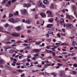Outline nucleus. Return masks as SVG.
I'll return each instance as SVG.
<instances>
[{
    "instance_id": "nucleus-20",
    "label": "nucleus",
    "mask_w": 77,
    "mask_h": 77,
    "mask_svg": "<svg viewBox=\"0 0 77 77\" xmlns=\"http://www.w3.org/2000/svg\"><path fill=\"white\" fill-rule=\"evenodd\" d=\"M8 26H9V24L7 23H5L4 25L5 27L6 28V27H8Z\"/></svg>"
},
{
    "instance_id": "nucleus-22",
    "label": "nucleus",
    "mask_w": 77,
    "mask_h": 77,
    "mask_svg": "<svg viewBox=\"0 0 77 77\" xmlns=\"http://www.w3.org/2000/svg\"><path fill=\"white\" fill-rule=\"evenodd\" d=\"M53 19H49L48 20L49 22H50L51 23H53Z\"/></svg>"
},
{
    "instance_id": "nucleus-29",
    "label": "nucleus",
    "mask_w": 77,
    "mask_h": 77,
    "mask_svg": "<svg viewBox=\"0 0 77 77\" xmlns=\"http://www.w3.org/2000/svg\"><path fill=\"white\" fill-rule=\"evenodd\" d=\"M51 9H54V5L53 4H51Z\"/></svg>"
},
{
    "instance_id": "nucleus-53",
    "label": "nucleus",
    "mask_w": 77,
    "mask_h": 77,
    "mask_svg": "<svg viewBox=\"0 0 77 77\" xmlns=\"http://www.w3.org/2000/svg\"><path fill=\"white\" fill-rule=\"evenodd\" d=\"M17 0H12L11 1V2L12 3H14V2H16Z\"/></svg>"
},
{
    "instance_id": "nucleus-46",
    "label": "nucleus",
    "mask_w": 77,
    "mask_h": 77,
    "mask_svg": "<svg viewBox=\"0 0 77 77\" xmlns=\"http://www.w3.org/2000/svg\"><path fill=\"white\" fill-rule=\"evenodd\" d=\"M11 1H9L8 2V3L9 4V5H11Z\"/></svg>"
},
{
    "instance_id": "nucleus-39",
    "label": "nucleus",
    "mask_w": 77,
    "mask_h": 77,
    "mask_svg": "<svg viewBox=\"0 0 77 77\" xmlns=\"http://www.w3.org/2000/svg\"><path fill=\"white\" fill-rule=\"evenodd\" d=\"M61 36H66V34H65V33L63 34L62 33H61Z\"/></svg>"
},
{
    "instance_id": "nucleus-56",
    "label": "nucleus",
    "mask_w": 77,
    "mask_h": 77,
    "mask_svg": "<svg viewBox=\"0 0 77 77\" xmlns=\"http://www.w3.org/2000/svg\"><path fill=\"white\" fill-rule=\"evenodd\" d=\"M57 65H58V66H61V65H62V64H60V63H58L57 64Z\"/></svg>"
},
{
    "instance_id": "nucleus-37",
    "label": "nucleus",
    "mask_w": 77,
    "mask_h": 77,
    "mask_svg": "<svg viewBox=\"0 0 77 77\" xmlns=\"http://www.w3.org/2000/svg\"><path fill=\"white\" fill-rule=\"evenodd\" d=\"M46 48L47 49H50V48H51L50 47V46H46Z\"/></svg>"
},
{
    "instance_id": "nucleus-49",
    "label": "nucleus",
    "mask_w": 77,
    "mask_h": 77,
    "mask_svg": "<svg viewBox=\"0 0 77 77\" xmlns=\"http://www.w3.org/2000/svg\"><path fill=\"white\" fill-rule=\"evenodd\" d=\"M8 1V0H4L3 2V3H5L6 2H7Z\"/></svg>"
},
{
    "instance_id": "nucleus-63",
    "label": "nucleus",
    "mask_w": 77,
    "mask_h": 77,
    "mask_svg": "<svg viewBox=\"0 0 77 77\" xmlns=\"http://www.w3.org/2000/svg\"><path fill=\"white\" fill-rule=\"evenodd\" d=\"M31 11H35V8H33V9H32L31 10Z\"/></svg>"
},
{
    "instance_id": "nucleus-24",
    "label": "nucleus",
    "mask_w": 77,
    "mask_h": 77,
    "mask_svg": "<svg viewBox=\"0 0 77 77\" xmlns=\"http://www.w3.org/2000/svg\"><path fill=\"white\" fill-rule=\"evenodd\" d=\"M46 41L48 42H51V39H47L46 40Z\"/></svg>"
},
{
    "instance_id": "nucleus-38",
    "label": "nucleus",
    "mask_w": 77,
    "mask_h": 77,
    "mask_svg": "<svg viewBox=\"0 0 77 77\" xmlns=\"http://www.w3.org/2000/svg\"><path fill=\"white\" fill-rule=\"evenodd\" d=\"M57 36L58 37H61V36L60 35V33H59L57 34Z\"/></svg>"
},
{
    "instance_id": "nucleus-2",
    "label": "nucleus",
    "mask_w": 77,
    "mask_h": 77,
    "mask_svg": "<svg viewBox=\"0 0 77 77\" xmlns=\"http://www.w3.org/2000/svg\"><path fill=\"white\" fill-rule=\"evenodd\" d=\"M46 14L48 15V17H53V15L51 13V11H47L46 12Z\"/></svg>"
},
{
    "instance_id": "nucleus-8",
    "label": "nucleus",
    "mask_w": 77,
    "mask_h": 77,
    "mask_svg": "<svg viewBox=\"0 0 77 77\" xmlns=\"http://www.w3.org/2000/svg\"><path fill=\"white\" fill-rule=\"evenodd\" d=\"M32 22V20H30L28 19L25 21V23L26 24H30Z\"/></svg>"
},
{
    "instance_id": "nucleus-42",
    "label": "nucleus",
    "mask_w": 77,
    "mask_h": 77,
    "mask_svg": "<svg viewBox=\"0 0 77 77\" xmlns=\"http://www.w3.org/2000/svg\"><path fill=\"white\" fill-rule=\"evenodd\" d=\"M48 53H54V52L52 51H49V52H48Z\"/></svg>"
},
{
    "instance_id": "nucleus-50",
    "label": "nucleus",
    "mask_w": 77,
    "mask_h": 77,
    "mask_svg": "<svg viewBox=\"0 0 77 77\" xmlns=\"http://www.w3.org/2000/svg\"><path fill=\"white\" fill-rule=\"evenodd\" d=\"M55 21H56L58 23H59V21H58V19H57V17H56L55 19Z\"/></svg>"
},
{
    "instance_id": "nucleus-11",
    "label": "nucleus",
    "mask_w": 77,
    "mask_h": 77,
    "mask_svg": "<svg viewBox=\"0 0 77 77\" xmlns=\"http://www.w3.org/2000/svg\"><path fill=\"white\" fill-rule=\"evenodd\" d=\"M32 47H30V45L26 46L24 48V50H28V49H30Z\"/></svg>"
},
{
    "instance_id": "nucleus-26",
    "label": "nucleus",
    "mask_w": 77,
    "mask_h": 77,
    "mask_svg": "<svg viewBox=\"0 0 77 77\" xmlns=\"http://www.w3.org/2000/svg\"><path fill=\"white\" fill-rule=\"evenodd\" d=\"M19 13H18V11H16V13H14V15H18V14Z\"/></svg>"
},
{
    "instance_id": "nucleus-19",
    "label": "nucleus",
    "mask_w": 77,
    "mask_h": 77,
    "mask_svg": "<svg viewBox=\"0 0 77 77\" xmlns=\"http://www.w3.org/2000/svg\"><path fill=\"white\" fill-rule=\"evenodd\" d=\"M66 17L67 18H68L69 19H70V20H71V17L67 14H66Z\"/></svg>"
},
{
    "instance_id": "nucleus-33",
    "label": "nucleus",
    "mask_w": 77,
    "mask_h": 77,
    "mask_svg": "<svg viewBox=\"0 0 77 77\" xmlns=\"http://www.w3.org/2000/svg\"><path fill=\"white\" fill-rule=\"evenodd\" d=\"M32 39L31 38H29V37H28L27 39V40L30 41H32Z\"/></svg>"
},
{
    "instance_id": "nucleus-57",
    "label": "nucleus",
    "mask_w": 77,
    "mask_h": 77,
    "mask_svg": "<svg viewBox=\"0 0 77 77\" xmlns=\"http://www.w3.org/2000/svg\"><path fill=\"white\" fill-rule=\"evenodd\" d=\"M12 47H16L17 46V45L14 44L11 45Z\"/></svg>"
},
{
    "instance_id": "nucleus-55",
    "label": "nucleus",
    "mask_w": 77,
    "mask_h": 77,
    "mask_svg": "<svg viewBox=\"0 0 77 77\" xmlns=\"http://www.w3.org/2000/svg\"><path fill=\"white\" fill-rule=\"evenodd\" d=\"M52 41H53V42H56V39H53Z\"/></svg>"
},
{
    "instance_id": "nucleus-58",
    "label": "nucleus",
    "mask_w": 77,
    "mask_h": 77,
    "mask_svg": "<svg viewBox=\"0 0 77 77\" xmlns=\"http://www.w3.org/2000/svg\"><path fill=\"white\" fill-rule=\"evenodd\" d=\"M6 21V20H1V22H5Z\"/></svg>"
},
{
    "instance_id": "nucleus-30",
    "label": "nucleus",
    "mask_w": 77,
    "mask_h": 77,
    "mask_svg": "<svg viewBox=\"0 0 77 77\" xmlns=\"http://www.w3.org/2000/svg\"><path fill=\"white\" fill-rule=\"evenodd\" d=\"M23 13L24 14H26V10L25 9L24 10H23Z\"/></svg>"
},
{
    "instance_id": "nucleus-41",
    "label": "nucleus",
    "mask_w": 77,
    "mask_h": 77,
    "mask_svg": "<svg viewBox=\"0 0 77 77\" xmlns=\"http://www.w3.org/2000/svg\"><path fill=\"white\" fill-rule=\"evenodd\" d=\"M35 59H36V57H33L32 58V60H35Z\"/></svg>"
},
{
    "instance_id": "nucleus-45",
    "label": "nucleus",
    "mask_w": 77,
    "mask_h": 77,
    "mask_svg": "<svg viewBox=\"0 0 77 77\" xmlns=\"http://www.w3.org/2000/svg\"><path fill=\"white\" fill-rule=\"evenodd\" d=\"M46 38H49L50 37V35H49L48 34H46Z\"/></svg>"
},
{
    "instance_id": "nucleus-32",
    "label": "nucleus",
    "mask_w": 77,
    "mask_h": 77,
    "mask_svg": "<svg viewBox=\"0 0 77 77\" xmlns=\"http://www.w3.org/2000/svg\"><path fill=\"white\" fill-rule=\"evenodd\" d=\"M27 60L28 62H31V60H30L29 58H27Z\"/></svg>"
},
{
    "instance_id": "nucleus-60",
    "label": "nucleus",
    "mask_w": 77,
    "mask_h": 77,
    "mask_svg": "<svg viewBox=\"0 0 77 77\" xmlns=\"http://www.w3.org/2000/svg\"><path fill=\"white\" fill-rule=\"evenodd\" d=\"M45 62H46V63H50V62L48 61V59L45 61Z\"/></svg>"
},
{
    "instance_id": "nucleus-15",
    "label": "nucleus",
    "mask_w": 77,
    "mask_h": 77,
    "mask_svg": "<svg viewBox=\"0 0 77 77\" xmlns=\"http://www.w3.org/2000/svg\"><path fill=\"white\" fill-rule=\"evenodd\" d=\"M61 45H69L67 43H63L62 44H61Z\"/></svg>"
},
{
    "instance_id": "nucleus-10",
    "label": "nucleus",
    "mask_w": 77,
    "mask_h": 77,
    "mask_svg": "<svg viewBox=\"0 0 77 77\" xmlns=\"http://www.w3.org/2000/svg\"><path fill=\"white\" fill-rule=\"evenodd\" d=\"M44 3L45 5H48L49 3V2L47 0H45Z\"/></svg>"
},
{
    "instance_id": "nucleus-9",
    "label": "nucleus",
    "mask_w": 77,
    "mask_h": 77,
    "mask_svg": "<svg viewBox=\"0 0 77 77\" xmlns=\"http://www.w3.org/2000/svg\"><path fill=\"white\" fill-rule=\"evenodd\" d=\"M4 50L5 51H7V50L9 48H11V47L10 46H8V47H4Z\"/></svg>"
},
{
    "instance_id": "nucleus-17",
    "label": "nucleus",
    "mask_w": 77,
    "mask_h": 77,
    "mask_svg": "<svg viewBox=\"0 0 77 77\" xmlns=\"http://www.w3.org/2000/svg\"><path fill=\"white\" fill-rule=\"evenodd\" d=\"M60 75L61 77H67L66 76L65 74H63V73H61L60 74Z\"/></svg>"
},
{
    "instance_id": "nucleus-47",
    "label": "nucleus",
    "mask_w": 77,
    "mask_h": 77,
    "mask_svg": "<svg viewBox=\"0 0 77 77\" xmlns=\"http://www.w3.org/2000/svg\"><path fill=\"white\" fill-rule=\"evenodd\" d=\"M55 52H53L52 53L53 56H56V54H55Z\"/></svg>"
},
{
    "instance_id": "nucleus-52",
    "label": "nucleus",
    "mask_w": 77,
    "mask_h": 77,
    "mask_svg": "<svg viewBox=\"0 0 77 77\" xmlns=\"http://www.w3.org/2000/svg\"><path fill=\"white\" fill-rule=\"evenodd\" d=\"M22 45H24V46H28V44H22Z\"/></svg>"
},
{
    "instance_id": "nucleus-1",
    "label": "nucleus",
    "mask_w": 77,
    "mask_h": 77,
    "mask_svg": "<svg viewBox=\"0 0 77 77\" xmlns=\"http://www.w3.org/2000/svg\"><path fill=\"white\" fill-rule=\"evenodd\" d=\"M38 6H39V7H41V8H45L46 7L45 5H43L42 2H41V0H40L38 2Z\"/></svg>"
},
{
    "instance_id": "nucleus-6",
    "label": "nucleus",
    "mask_w": 77,
    "mask_h": 77,
    "mask_svg": "<svg viewBox=\"0 0 77 77\" xmlns=\"http://www.w3.org/2000/svg\"><path fill=\"white\" fill-rule=\"evenodd\" d=\"M60 23L61 25H62V26H63V24L65 23V22H64V19H61Z\"/></svg>"
},
{
    "instance_id": "nucleus-3",
    "label": "nucleus",
    "mask_w": 77,
    "mask_h": 77,
    "mask_svg": "<svg viewBox=\"0 0 77 77\" xmlns=\"http://www.w3.org/2000/svg\"><path fill=\"white\" fill-rule=\"evenodd\" d=\"M31 6V4L30 3H28L27 4H23V7H26V8H29Z\"/></svg>"
},
{
    "instance_id": "nucleus-27",
    "label": "nucleus",
    "mask_w": 77,
    "mask_h": 77,
    "mask_svg": "<svg viewBox=\"0 0 77 77\" xmlns=\"http://www.w3.org/2000/svg\"><path fill=\"white\" fill-rule=\"evenodd\" d=\"M42 42H36L35 44L37 45H39V44H40Z\"/></svg>"
},
{
    "instance_id": "nucleus-34",
    "label": "nucleus",
    "mask_w": 77,
    "mask_h": 77,
    "mask_svg": "<svg viewBox=\"0 0 77 77\" xmlns=\"http://www.w3.org/2000/svg\"><path fill=\"white\" fill-rule=\"evenodd\" d=\"M72 72L74 74H77V72L75 71H72Z\"/></svg>"
},
{
    "instance_id": "nucleus-13",
    "label": "nucleus",
    "mask_w": 77,
    "mask_h": 77,
    "mask_svg": "<svg viewBox=\"0 0 77 77\" xmlns=\"http://www.w3.org/2000/svg\"><path fill=\"white\" fill-rule=\"evenodd\" d=\"M72 45H73V46H75V45H76V42H75V41H73L72 42Z\"/></svg>"
},
{
    "instance_id": "nucleus-23",
    "label": "nucleus",
    "mask_w": 77,
    "mask_h": 77,
    "mask_svg": "<svg viewBox=\"0 0 77 77\" xmlns=\"http://www.w3.org/2000/svg\"><path fill=\"white\" fill-rule=\"evenodd\" d=\"M50 64H45V66L44 67V68H47V66H50Z\"/></svg>"
},
{
    "instance_id": "nucleus-18",
    "label": "nucleus",
    "mask_w": 77,
    "mask_h": 77,
    "mask_svg": "<svg viewBox=\"0 0 77 77\" xmlns=\"http://www.w3.org/2000/svg\"><path fill=\"white\" fill-rule=\"evenodd\" d=\"M9 52L10 53H14V50H10L9 51Z\"/></svg>"
},
{
    "instance_id": "nucleus-59",
    "label": "nucleus",
    "mask_w": 77,
    "mask_h": 77,
    "mask_svg": "<svg viewBox=\"0 0 77 77\" xmlns=\"http://www.w3.org/2000/svg\"><path fill=\"white\" fill-rule=\"evenodd\" d=\"M43 74L44 75H47L48 74V73L47 72H44V74Z\"/></svg>"
},
{
    "instance_id": "nucleus-61",
    "label": "nucleus",
    "mask_w": 77,
    "mask_h": 77,
    "mask_svg": "<svg viewBox=\"0 0 77 77\" xmlns=\"http://www.w3.org/2000/svg\"><path fill=\"white\" fill-rule=\"evenodd\" d=\"M39 55V54H34V56H38V55Z\"/></svg>"
},
{
    "instance_id": "nucleus-62",
    "label": "nucleus",
    "mask_w": 77,
    "mask_h": 77,
    "mask_svg": "<svg viewBox=\"0 0 77 77\" xmlns=\"http://www.w3.org/2000/svg\"><path fill=\"white\" fill-rule=\"evenodd\" d=\"M21 38H24V36L23 35H21Z\"/></svg>"
},
{
    "instance_id": "nucleus-7",
    "label": "nucleus",
    "mask_w": 77,
    "mask_h": 77,
    "mask_svg": "<svg viewBox=\"0 0 77 77\" xmlns=\"http://www.w3.org/2000/svg\"><path fill=\"white\" fill-rule=\"evenodd\" d=\"M40 15L42 16V18H45V17H46V14L44 13H40Z\"/></svg>"
},
{
    "instance_id": "nucleus-40",
    "label": "nucleus",
    "mask_w": 77,
    "mask_h": 77,
    "mask_svg": "<svg viewBox=\"0 0 77 77\" xmlns=\"http://www.w3.org/2000/svg\"><path fill=\"white\" fill-rule=\"evenodd\" d=\"M33 62H31L30 63L31 65L30 66H33Z\"/></svg>"
},
{
    "instance_id": "nucleus-51",
    "label": "nucleus",
    "mask_w": 77,
    "mask_h": 77,
    "mask_svg": "<svg viewBox=\"0 0 77 77\" xmlns=\"http://www.w3.org/2000/svg\"><path fill=\"white\" fill-rule=\"evenodd\" d=\"M25 75V74L24 73L22 74V75H20V77H23V76H24Z\"/></svg>"
},
{
    "instance_id": "nucleus-28",
    "label": "nucleus",
    "mask_w": 77,
    "mask_h": 77,
    "mask_svg": "<svg viewBox=\"0 0 77 77\" xmlns=\"http://www.w3.org/2000/svg\"><path fill=\"white\" fill-rule=\"evenodd\" d=\"M17 71L19 72H23V70L20 69H17Z\"/></svg>"
},
{
    "instance_id": "nucleus-31",
    "label": "nucleus",
    "mask_w": 77,
    "mask_h": 77,
    "mask_svg": "<svg viewBox=\"0 0 77 77\" xmlns=\"http://www.w3.org/2000/svg\"><path fill=\"white\" fill-rule=\"evenodd\" d=\"M0 32H5L6 33H10L9 32H7L6 31H0Z\"/></svg>"
},
{
    "instance_id": "nucleus-5",
    "label": "nucleus",
    "mask_w": 77,
    "mask_h": 77,
    "mask_svg": "<svg viewBox=\"0 0 77 77\" xmlns=\"http://www.w3.org/2000/svg\"><path fill=\"white\" fill-rule=\"evenodd\" d=\"M9 21L10 22H12V23H15V22H17V21H16L13 18H11L9 19Z\"/></svg>"
},
{
    "instance_id": "nucleus-35",
    "label": "nucleus",
    "mask_w": 77,
    "mask_h": 77,
    "mask_svg": "<svg viewBox=\"0 0 77 77\" xmlns=\"http://www.w3.org/2000/svg\"><path fill=\"white\" fill-rule=\"evenodd\" d=\"M73 66H74V67H75V68H76V67H77V64H74L73 65Z\"/></svg>"
},
{
    "instance_id": "nucleus-12",
    "label": "nucleus",
    "mask_w": 77,
    "mask_h": 77,
    "mask_svg": "<svg viewBox=\"0 0 77 77\" xmlns=\"http://www.w3.org/2000/svg\"><path fill=\"white\" fill-rule=\"evenodd\" d=\"M53 26V24H48L47 26V28H50L51 27H52Z\"/></svg>"
},
{
    "instance_id": "nucleus-64",
    "label": "nucleus",
    "mask_w": 77,
    "mask_h": 77,
    "mask_svg": "<svg viewBox=\"0 0 77 77\" xmlns=\"http://www.w3.org/2000/svg\"><path fill=\"white\" fill-rule=\"evenodd\" d=\"M35 41H34L30 40L29 41V42H35Z\"/></svg>"
},
{
    "instance_id": "nucleus-43",
    "label": "nucleus",
    "mask_w": 77,
    "mask_h": 77,
    "mask_svg": "<svg viewBox=\"0 0 77 77\" xmlns=\"http://www.w3.org/2000/svg\"><path fill=\"white\" fill-rule=\"evenodd\" d=\"M72 59L73 60H76V57H72Z\"/></svg>"
},
{
    "instance_id": "nucleus-48",
    "label": "nucleus",
    "mask_w": 77,
    "mask_h": 77,
    "mask_svg": "<svg viewBox=\"0 0 77 77\" xmlns=\"http://www.w3.org/2000/svg\"><path fill=\"white\" fill-rule=\"evenodd\" d=\"M38 15H35V19H37L38 18Z\"/></svg>"
},
{
    "instance_id": "nucleus-36",
    "label": "nucleus",
    "mask_w": 77,
    "mask_h": 77,
    "mask_svg": "<svg viewBox=\"0 0 77 77\" xmlns=\"http://www.w3.org/2000/svg\"><path fill=\"white\" fill-rule=\"evenodd\" d=\"M5 41H9V39H8V38H7L5 39Z\"/></svg>"
},
{
    "instance_id": "nucleus-14",
    "label": "nucleus",
    "mask_w": 77,
    "mask_h": 77,
    "mask_svg": "<svg viewBox=\"0 0 77 77\" xmlns=\"http://www.w3.org/2000/svg\"><path fill=\"white\" fill-rule=\"evenodd\" d=\"M4 63V60L3 59L0 60V64Z\"/></svg>"
},
{
    "instance_id": "nucleus-4",
    "label": "nucleus",
    "mask_w": 77,
    "mask_h": 77,
    "mask_svg": "<svg viewBox=\"0 0 77 77\" xmlns=\"http://www.w3.org/2000/svg\"><path fill=\"white\" fill-rule=\"evenodd\" d=\"M11 35L12 36H13L15 37L16 36H19V34L17 33L14 32L11 34Z\"/></svg>"
},
{
    "instance_id": "nucleus-16",
    "label": "nucleus",
    "mask_w": 77,
    "mask_h": 77,
    "mask_svg": "<svg viewBox=\"0 0 77 77\" xmlns=\"http://www.w3.org/2000/svg\"><path fill=\"white\" fill-rule=\"evenodd\" d=\"M16 29L17 30H18V31H19L21 30V28H20V27L19 26H18L16 28Z\"/></svg>"
},
{
    "instance_id": "nucleus-54",
    "label": "nucleus",
    "mask_w": 77,
    "mask_h": 77,
    "mask_svg": "<svg viewBox=\"0 0 77 77\" xmlns=\"http://www.w3.org/2000/svg\"><path fill=\"white\" fill-rule=\"evenodd\" d=\"M45 23V21H43V23H41V26H43L44 25Z\"/></svg>"
},
{
    "instance_id": "nucleus-25",
    "label": "nucleus",
    "mask_w": 77,
    "mask_h": 77,
    "mask_svg": "<svg viewBox=\"0 0 77 77\" xmlns=\"http://www.w3.org/2000/svg\"><path fill=\"white\" fill-rule=\"evenodd\" d=\"M12 17H14V15H13V14H12L11 13H10L9 15V18H12Z\"/></svg>"
},
{
    "instance_id": "nucleus-44",
    "label": "nucleus",
    "mask_w": 77,
    "mask_h": 77,
    "mask_svg": "<svg viewBox=\"0 0 77 77\" xmlns=\"http://www.w3.org/2000/svg\"><path fill=\"white\" fill-rule=\"evenodd\" d=\"M74 48H73V47H71L70 48V51H71L72 50H74Z\"/></svg>"
},
{
    "instance_id": "nucleus-21",
    "label": "nucleus",
    "mask_w": 77,
    "mask_h": 77,
    "mask_svg": "<svg viewBox=\"0 0 77 77\" xmlns=\"http://www.w3.org/2000/svg\"><path fill=\"white\" fill-rule=\"evenodd\" d=\"M39 50L38 49H34L33 50V51H35V52H36L37 53H38V52H39Z\"/></svg>"
}]
</instances>
